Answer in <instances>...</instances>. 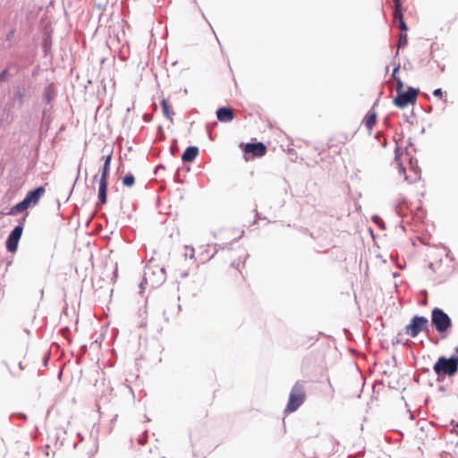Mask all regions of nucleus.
Returning <instances> with one entry per match:
<instances>
[{"label": "nucleus", "instance_id": "24", "mask_svg": "<svg viewBox=\"0 0 458 458\" xmlns=\"http://www.w3.org/2000/svg\"><path fill=\"white\" fill-rule=\"evenodd\" d=\"M98 175H95V176L93 177V181H98Z\"/></svg>", "mask_w": 458, "mask_h": 458}, {"label": "nucleus", "instance_id": "23", "mask_svg": "<svg viewBox=\"0 0 458 458\" xmlns=\"http://www.w3.org/2000/svg\"><path fill=\"white\" fill-rule=\"evenodd\" d=\"M399 69H400V65L396 66V67L394 69L393 72H392V77L394 78V81H395V78H399V77L397 76V72H398Z\"/></svg>", "mask_w": 458, "mask_h": 458}, {"label": "nucleus", "instance_id": "21", "mask_svg": "<svg viewBox=\"0 0 458 458\" xmlns=\"http://www.w3.org/2000/svg\"><path fill=\"white\" fill-rule=\"evenodd\" d=\"M8 70H4L1 73H0V83L6 81L7 77H8Z\"/></svg>", "mask_w": 458, "mask_h": 458}, {"label": "nucleus", "instance_id": "11", "mask_svg": "<svg viewBox=\"0 0 458 458\" xmlns=\"http://www.w3.org/2000/svg\"><path fill=\"white\" fill-rule=\"evenodd\" d=\"M216 117L222 123H229L233 120V110L230 107H221L216 111Z\"/></svg>", "mask_w": 458, "mask_h": 458}, {"label": "nucleus", "instance_id": "12", "mask_svg": "<svg viewBox=\"0 0 458 458\" xmlns=\"http://www.w3.org/2000/svg\"><path fill=\"white\" fill-rule=\"evenodd\" d=\"M199 154V148L197 147H188L182 156L183 162H192Z\"/></svg>", "mask_w": 458, "mask_h": 458}, {"label": "nucleus", "instance_id": "5", "mask_svg": "<svg viewBox=\"0 0 458 458\" xmlns=\"http://www.w3.org/2000/svg\"><path fill=\"white\" fill-rule=\"evenodd\" d=\"M431 322L439 333L446 332L452 326L449 316L438 308L432 310Z\"/></svg>", "mask_w": 458, "mask_h": 458}, {"label": "nucleus", "instance_id": "26", "mask_svg": "<svg viewBox=\"0 0 458 458\" xmlns=\"http://www.w3.org/2000/svg\"><path fill=\"white\" fill-rule=\"evenodd\" d=\"M456 352H458V345H457V348H456ZM455 360H457V362H458V358H457V359H455Z\"/></svg>", "mask_w": 458, "mask_h": 458}, {"label": "nucleus", "instance_id": "13", "mask_svg": "<svg viewBox=\"0 0 458 458\" xmlns=\"http://www.w3.org/2000/svg\"><path fill=\"white\" fill-rule=\"evenodd\" d=\"M377 114L374 110L369 111L364 118V124L366 128L370 131L377 122Z\"/></svg>", "mask_w": 458, "mask_h": 458}, {"label": "nucleus", "instance_id": "17", "mask_svg": "<svg viewBox=\"0 0 458 458\" xmlns=\"http://www.w3.org/2000/svg\"><path fill=\"white\" fill-rule=\"evenodd\" d=\"M135 182L134 176L131 174H126L123 178V184L127 187H131Z\"/></svg>", "mask_w": 458, "mask_h": 458}, {"label": "nucleus", "instance_id": "22", "mask_svg": "<svg viewBox=\"0 0 458 458\" xmlns=\"http://www.w3.org/2000/svg\"><path fill=\"white\" fill-rule=\"evenodd\" d=\"M433 95L437 98H441L443 97V91L441 89H437L433 91Z\"/></svg>", "mask_w": 458, "mask_h": 458}, {"label": "nucleus", "instance_id": "19", "mask_svg": "<svg viewBox=\"0 0 458 458\" xmlns=\"http://www.w3.org/2000/svg\"><path fill=\"white\" fill-rule=\"evenodd\" d=\"M395 81H396V92L399 93V92L403 91V82L402 81V80L400 78H395Z\"/></svg>", "mask_w": 458, "mask_h": 458}, {"label": "nucleus", "instance_id": "4", "mask_svg": "<svg viewBox=\"0 0 458 458\" xmlns=\"http://www.w3.org/2000/svg\"><path fill=\"white\" fill-rule=\"evenodd\" d=\"M434 372L437 376L447 375L454 376L458 369V362L454 358H445L444 356L438 358L433 367Z\"/></svg>", "mask_w": 458, "mask_h": 458}, {"label": "nucleus", "instance_id": "15", "mask_svg": "<svg viewBox=\"0 0 458 458\" xmlns=\"http://www.w3.org/2000/svg\"><path fill=\"white\" fill-rule=\"evenodd\" d=\"M161 106H162V110H163V114L164 115L169 119L170 121H173V115H174V112L171 108V106H169L168 104V101L166 99H162L161 101Z\"/></svg>", "mask_w": 458, "mask_h": 458}, {"label": "nucleus", "instance_id": "10", "mask_svg": "<svg viewBox=\"0 0 458 458\" xmlns=\"http://www.w3.org/2000/svg\"><path fill=\"white\" fill-rule=\"evenodd\" d=\"M23 228L21 225H17L10 233L6 241V248L10 252H15L18 247V242L22 234Z\"/></svg>", "mask_w": 458, "mask_h": 458}, {"label": "nucleus", "instance_id": "18", "mask_svg": "<svg viewBox=\"0 0 458 458\" xmlns=\"http://www.w3.org/2000/svg\"><path fill=\"white\" fill-rule=\"evenodd\" d=\"M408 37L406 33H401L398 40V48L403 47L407 45Z\"/></svg>", "mask_w": 458, "mask_h": 458}, {"label": "nucleus", "instance_id": "25", "mask_svg": "<svg viewBox=\"0 0 458 458\" xmlns=\"http://www.w3.org/2000/svg\"><path fill=\"white\" fill-rule=\"evenodd\" d=\"M22 97H23V96H22V94H20V95H19L20 99H21V98H22Z\"/></svg>", "mask_w": 458, "mask_h": 458}, {"label": "nucleus", "instance_id": "9", "mask_svg": "<svg viewBox=\"0 0 458 458\" xmlns=\"http://www.w3.org/2000/svg\"><path fill=\"white\" fill-rule=\"evenodd\" d=\"M240 147L245 154H251L253 157H264L267 153V147L262 142L241 144Z\"/></svg>", "mask_w": 458, "mask_h": 458}, {"label": "nucleus", "instance_id": "3", "mask_svg": "<svg viewBox=\"0 0 458 458\" xmlns=\"http://www.w3.org/2000/svg\"><path fill=\"white\" fill-rule=\"evenodd\" d=\"M111 154L103 157L104 165L101 172V177L98 180L99 188H98V199L101 204H106L107 200V181L110 173V165H111Z\"/></svg>", "mask_w": 458, "mask_h": 458}, {"label": "nucleus", "instance_id": "14", "mask_svg": "<svg viewBox=\"0 0 458 458\" xmlns=\"http://www.w3.org/2000/svg\"><path fill=\"white\" fill-rule=\"evenodd\" d=\"M394 21L397 23L400 21L403 20V13H402V4L401 0H394Z\"/></svg>", "mask_w": 458, "mask_h": 458}, {"label": "nucleus", "instance_id": "7", "mask_svg": "<svg viewBox=\"0 0 458 458\" xmlns=\"http://www.w3.org/2000/svg\"><path fill=\"white\" fill-rule=\"evenodd\" d=\"M144 281L150 287H157L165 281V273L163 269L148 266L144 272Z\"/></svg>", "mask_w": 458, "mask_h": 458}, {"label": "nucleus", "instance_id": "1", "mask_svg": "<svg viewBox=\"0 0 458 458\" xmlns=\"http://www.w3.org/2000/svg\"><path fill=\"white\" fill-rule=\"evenodd\" d=\"M45 192L46 189L43 186L38 187L35 190L29 191L23 200L11 208L8 215L16 216L17 214L25 211L31 205L38 204Z\"/></svg>", "mask_w": 458, "mask_h": 458}, {"label": "nucleus", "instance_id": "2", "mask_svg": "<svg viewBox=\"0 0 458 458\" xmlns=\"http://www.w3.org/2000/svg\"><path fill=\"white\" fill-rule=\"evenodd\" d=\"M306 393L303 384L296 382L290 393L285 412L290 413L295 411L304 403Z\"/></svg>", "mask_w": 458, "mask_h": 458}, {"label": "nucleus", "instance_id": "8", "mask_svg": "<svg viewBox=\"0 0 458 458\" xmlns=\"http://www.w3.org/2000/svg\"><path fill=\"white\" fill-rule=\"evenodd\" d=\"M423 331H428V320L425 317L415 316L405 327V334L411 337H416Z\"/></svg>", "mask_w": 458, "mask_h": 458}, {"label": "nucleus", "instance_id": "20", "mask_svg": "<svg viewBox=\"0 0 458 458\" xmlns=\"http://www.w3.org/2000/svg\"><path fill=\"white\" fill-rule=\"evenodd\" d=\"M398 27L401 30L402 33H405L406 30H408V27L403 20L398 21Z\"/></svg>", "mask_w": 458, "mask_h": 458}, {"label": "nucleus", "instance_id": "6", "mask_svg": "<svg viewBox=\"0 0 458 458\" xmlns=\"http://www.w3.org/2000/svg\"><path fill=\"white\" fill-rule=\"evenodd\" d=\"M419 94V89L409 88L406 91L397 93L394 98V104L399 108H405L409 105H413L416 102Z\"/></svg>", "mask_w": 458, "mask_h": 458}, {"label": "nucleus", "instance_id": "16", "mask_svg": "<svg viewBox=\"0 0 458 458\" xmlns=\"http://www.w3.org/2000/svg\"><path fill=\"white\" fill-rule=\"evenodd\" d=\"M400 148L399 147H396L395 148V157H394V161L399 168V172L400 174H405V168L403 167L402 162H401V156L402 154H400Z\"/></svg>", "mask_w": 458, "mask_h": 458}]
</instances>
